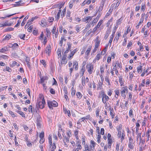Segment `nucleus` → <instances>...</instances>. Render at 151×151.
I'll use <instances>...</instances> for the list:
<instances>
[{"instance_id": "1", "label": "nucleus", "mask_w": 151, "mask_h": 151, "mask_svg": "<svg viewBox=\"0 0 151 151\" xmlns=\"http://www.w3.org/2000/svg\"><path fill=\"white\" fill-rule=\"evenodd\" d=\"M81 141L82 145L84 146V150L83 151H93L94 150L96 143L94 140H91L89 142L90 145H89L86 143V137L83 135L81 136Z\"/></svg>"}, {"instance_id": "2", "label": "nucleus", "mask_w": 151, "mask_h": 151, "mask_svg": "<svg viewBox=\"0 0 151 151\" xmlns=\"http://www.w3.org/2000/svg\"><path fill=\"white\" fill-rule=\"evenodd\" d=\"M122 124H120L116 127L117 132V136L119 139L122 143H123V141L125 139V132L124 130L122 129Z\"/></svg>"}, {"instance_id": "3", "label": "nucleus", "mask_w": 151, "mask_h": 151, "mask_svg": "<svg viewBox=\"0 0 151 151\" xmlns=\"http://www.w3.org/2000/svg\"><path fill=\"white\" fill-rule=\"evenodd\" d=\"M114 142V139L111 137V135L110 133L107 134V144L104 146V151H107V149H111L112 145Z\"/></svg>"}, {"instance_id": "4", "label": "nucleus", "mask_w": 151, "mask_h": 151, "mask_svg": "<svg viewBox=\"0 0 151 151\" xmlns=\"http://www.w3.org/2000/svg\"><path fill=\"white\" fill-rule=\"evenodd\" d=\"M96 132L97 133V135L96 137V139L97 142L99 144L101 142V135H104L105 134V130L104 128H101L100 129L99 127H96Z\"/></svg>"}, {"instance_id": "5", "label": "nucleus", "mask_w": 151, "mask_h": 151, "mask_svg": "<svg viewBox=\"0 0 151 151\" xmlns=\"http://www.w3.org/2000/svg\"><path fill=\"white\" fill-rule=\"evenodd\" d=\"M35 119L37 127V128H40L43 124L42 119L39 114H36L35 116Z\"/></svg>"}, {"instance_id": "6", "label": "nucleus", "mask_w": 151, "mask_h": 151, "mask_svg": "<svg viewBox=\"0 0 151 151\" xmlns=\"http://www.w3.org/2000/svg\"><path fill=\"white\" fill-rule=\"evenodd\" d=\"M107 114H96V117L100 120L99 121V124H102L104 122L105 117L107 116Z\"/></svg>"}, {"instance_id": "7", "label": "nucleus", "mask_w": 151, "mask_h": 151, "mask_svg": "<svg viewBox=\"0 0 151 151\" xmlns=\"http://www.w3.org/2000/svg\"><path fill=\"white\" fill-rule=\"evenodd\" d=\"M101 95L102 97V101L103 103H104L105 106H107V103L106 101H108L109 99V98L105 93L103 91H101Z\"/></svg>"}, {"instance_id": "8", "label": "nucleus", "mask_w": 151, "mask_h": 151, "mask_svg": "<svg viewBox=\"0 0 151 151\" xmlns=\"http://www.w3.org/2000/svg\"><path fill=\"white\" fill-rule=\"evenodd\" d=\"M47 104L50 109H53V107H56L58 106V103L55 101H47Z\"/></svg>"}, {"instance_id": "9", "label": "nucleus", "mask_w": 151, "mask_h": 151, "mask_svg": "<svg viewBox=\"0 0 151 151\" xmlns=\"http://www.w3.org/2000/svg\"><path fill=\"white\" fill-rule=\"evenodd\" d=\"M128 91V88L127 86L123 87L121 88V96L123 97L124 99L126 98V93H127Z\"/></svg>"}, {"instance_id": "10", "label": "nucleus", "mask_w": 151, "mask_h": 151, "mask_svg": "<svg viewBox=\"0 0 151 151\" xmlns=\"http://www.w3.org/2000/svg\"><path fill=\"white\" fill-rule=\"evenodd\" d=\"M86 68L89 74H92L93 70V65L91 63H88L86 65Z\"/></svg>"}, {"instance_id": "11", "label": "nucleus", "mask_w": 151, "mask_h": 151, "mask_svg": "<svg viewBox=\"0 0 151 151\" xmlns=\"http://www.w3.org/2000/svg\"><path fill=\"white\" fill-rule=\"evenodd\" d=\"M39 137L40 138V143L41 144H42L45 142V141L44 133V131H42L40 133Z\"/></svg>"}, {"instance_id": "12", "label": "nucleus", "mask_w": 151, "mask_h": 151, "mask_svg": "<svg viewBox=\"0 0 151 151\" xmlns=\"http://www.w3.org/2000/svg\"><path fill=\"white\" fill-rule=\"evenodd\" d=\"M63 141L64 143V146L66 147H68V143L69 142V137H67L65 135H63Z\"/></svg>"}, {"instance_id": "13", "label": "nucleus", "mask_w": 151, "mask_h": 151, "mask_svg": "<svg viewBox=\"0 0 151 151\" xmlns=\"http://www.w3.org/2000/svg\"><path fill=\"white\" fill-rule=\"evenodd\" d=\"M145 141L142 142H139V151H142L145 149L146 145H145Z\"/></svg>"}, {"instance_id": "14", "label": "nucleus", "mask_w": 151, "mask_h": 151, "mask_svg": "<svg viewBox=\"0 0 151 151\" xmlns=\"http://www.w3.org/2000/svg\"><path fill=\"white\" fill-rule=\"evenodd\" d=\"M42 101H37V103H38V106L40 109H42L44 108L45 104V101L44 99V98L43 97L42 99H41V100Z\"/></svg>"}, {"instance_id": "15", "label": "nucleus", "mask_w": 151, "mask_h": 151, "mask_svg": "<svg viewBox=\"0 0 151 151\" xmlns=\"http://www.w3.org/2000/svg\"><path fill=\"white\" fill-rule=\"evenodd\" d=\"M77 51L78 50L77 49H76L72 51L71 52L70 54H69L68 56V58H69L70 59H71L73 58V56L77 52Z\"/></svg>"}, {"instance_id": "16", "label": "nucleus", "mask_w": 151, "mask_h": 151, "mask_svg": "<svg viewBox=\"0 0 151 151\" xmlns=\"http://www.w3.org/2000/svg\"><path fill=\"white\" fill-rule=\"evenodd\" d=\"M46 53L49 55L51 52V47L50 45H48L45 49Z\"/></svg>"}, {"instance_id": "17", "label": "nucleus", "mask_w": 151, "mask_h": 151, "mask_svg": "<svg viewBox=\"0 0 151 151\" xmlns=\"http://www.w3.org/2000/svg\"><path fill=\"white\" fill-rule=\"evenodd\" d=\"M85 71V65H83L82 66V68L81 69L80 71L79 72V73L80 75L81 76H83Z\"/></svg>"}, {"instance_id": "18", "label": "nucleus", "mask_w": 151, "mask_h": 151, "mask_svg": "<svg viewBox=\"0 0 151 151\" xmlns=\"http://www.w3.org/2000/svg\"><path fill=\"white\" fill-rule=\"evenodd\" d=\"M148 119L146 118H144L142 122V127L143 128L146 125V123Z\"/></svg>"}, {"instance_id": "19", "label": "nucleus", "mask_w": 151, "mask_h": 151, "mask_svg": "<svg viewBox=\"0 0 151 151\" xmlns=\"http://www.w3.org/2000/svg\"><path fill=\"white\" fill-rule=\"evenodd\" d=\"M99 14L94 19L93 21V22L94 23H96L98 20L99 19V18L101 16V12L100 11L98 12Z\"/></svg>"}, {"instance_id": "20", "label": "nucleus", "mask_w": 151, "mask_h": 151, "mask_svg": "<svg viewBox=\"0 0 151 151\" xmlns=\"http://www.w3.org/2000/svg\"><path fill=\"white\" fill-rule=\"evenodd\" d=\"M41 24L43 27H45L48 25V22L45 19H42L41 21Z\"/></svg>"}, {"instance_id": "21", "label": "nucleus", "mask_w": 151, "mask_h": 151, "mask_svg": "<svg viewBox=\"0 0 151 151\" xmlns=\"http://www.w3.org/2000/svg\"><path fill=\"white\" fill-rule=\"evenodd\" d=\"M40 81L39 82V83H43L44 81L47 80L48 79V77L46 76L44 77H40Z\"/></svg>"}, {"instance_id": "22", "label": "nucleus", "mask_w": 151, "mask_h": 151, "mask_svg": "<svg viewBox=\"0 0 151 151\" xmlns=\"http://www.w3.org/2000/svg\"><path fill=\"white\" fill-rule=\"evenodd\" d=\"M73 65L75 70H77L78 69V62L76 61H75L73 62Z\"/></svg>"}, {"instance_id": "23", "label": "nucleus", "mask_w": 151, "mask_h": 151, "mask_svg": "<svg viewBox=\"0 0 151 151\" xmlns=\"http://www.w3.org/2000/svg\"><path fill=\"white\" fill-rule=\"evenodd\" d=\"M135 146V143H128V147L129 148V149H130L131 150H133Z\"/></svg>"}, {"instance_id": "24", "label": "nucleus", "mask_w": 151, "mask_h": 151, "mask_svg": "<svg viewBox=\"0 0 151 151\" xmlns=\"http://www.w3.org/2000/svg\"><path fill=\"white\" fill-rule=\"evenodd\" d=\"M11 46H9V47L12 48L13 49L15 50L17 49L19 47V45L17 43H14L12 44H11Z\"/></svg>"}, {"instance_id": "25", "label": "nucleus", "mask_w": 151, "mask_h": 151, "mask_svg": "<svg viewBox=\"0 0 151 151\" xmlns=\"http://www.w3.org/2000/svg\"><path fill=\"white\" fill-rule=\"evenodd\" d=\"M30 61V58L29 57H27L26 58L25 61L26 62L27 64L28 67L29 68H31V65H30V63L29 61Z\"/></svg>"}, {"instance_id": "26", "label": "nucleus", "mask_w": 151, "mask_h": 151, "mask_svg": "<svg viewBox=\"0 0 151 151\" xmlns=\"http://www.w3.org/2000/svg\"><path fill=\"white\" fill-rule=\"evenodd\" d=\"M145 15V13H143L141 15V17L140 19V21L138 24V25H140V24L143 23Z\"/></svg>"}, {"instance_id": "27", "label": "nucleus", "mask_w": 151, "mask_h": 151, "mask_svg": "<svg viewBox=\"0 0 151 151\" xmlns=\"http://www.w3.org/2000/svg\"><path fill=\"white\" fill-rule=\"evenodd\" d=\"M116 32V30H114V32H113L112 34L110 37V39L109 41V43H110L111 44V42L112 41V40L113 39V38L114 36V34Z\"/></svg>"}, {"instance_id": "28", "label": "nucleus", "mask_w": 151, "mask_h": 151, "mask_svg": "<svg viewBox=\"0 0 151 151\" xmlns=\"http://www.w3.org/2000/svg\"><path fill=\"white\" fill-rule=\"evenodd\" d=\"M66 56H64L63 57L62 60H61V64H65L67 62V60L66 59Z\"/></svg>"}, {"instance_id": "29", "label": "nucleus", "mask_w": 151, "mask_h": 151, "mask_svg": "<svg viewBox=\"0 0 151 151\" xmlns=\"http://www.w3.org/2000/svg\"><path fill=\"white\" fill-rule=\"evenodd\" d=\"M48 140H49V143L50 147V148L51 147H52L53 145V144H52V138L51 137V136L49 135L48 136Z\"/></svg>"}, {"instance_id": "30", "label": "nucleus", "mask_w": 151, "mask_h": 151, "mask_svg": "<svg viewBox=\"0 0 151 151\" xmlns=\"http://www.w3.org/2000/svg\"><path fill=\"white\" fill-rule=\"evenodd\" d=\"M78 130H75L74 131V136L76 140H79V137L78 136Z\"/></svg>"}, {"instance_id": "31", "label": "nucleus", "mask_w": 151, "mask_h": 151, "mask_svg": "<svg viewBox=\"0 0 151 151\" xmlns=\"http://www.w3.org/2000/svg\"><path fill=\"white\" fill-rule=\"evenodd\" d=\"M136 134L137 135V137H139V139L140 140L139 142H142V141H145L144 139H142V138H141V136L142 135V132H141L137 133Z\"/></svg>"}, {"instance_id": "32", "label": "nucleus", "mask_w": 151, "mask_h": 151, "mask_svg": "<svg viewBox=\"0 0 151 151\" xmlns=\"http://www.w3.org/2000/svg\"><path fill=\"white\" fill-rule=\"evenodd\" d=\"M119 81L120 84L121 86H124V81L122 80V76H120L119 77Z\"/></svg>"}, {"instance_id": "33", "label": "nucleus", "mask_w": 151, "mask_h": 151, "mask_svg": "<svg viewBox=\"0 0 151 151\" xmlns=\"http://www.w3.org/2000/svg\"><path fill=\"white\" fill-rule=\"evenodd\" d=\"M102 53V52L101 53H99L96 55L95 57L96 59L97 60V61L99 60L100 58H101V55Z\"/></svg>"}, {"instance_id": "34", "label": "nucleus", "mask_w": 151, "mask_h": 151, "mask_svg": "<svg viewBox=\"0 0 151 151\" xmlns=\"http://www.w3.org/2000/svg\"><path fill=\"white\" fill-rule=\"evenodd\" d=\"M55 142L53 141V145L52 146V147H51V148H50V151H55V150L56 148V146L55 144Z\"/></svg>"}, {"instance_id": "35", "label": "nucleus", "mask_w": 151, "mask_h": 151, "mask_svg": "<svg viewBox=\"0 0 151 151\" xmlns=\"http://www.w3.org/2000/svg\"><path fill=\"white\" fill-rule=\"evenodd\" d=\"M105 81H106V82L108 83V85L109 86V87H110V86H111V84L109 81V76H105Z\"/></svg>"}, {"instance_id": "36", "label": "nucleus", "mask_w": 151, "mask_h": 151, "mask_svg": "<svg viewBox=\"0 0 151 151\" xmlns=\"http://www.w3.org/2000/svg\"><path fill=\"white\" fill-rule=\"evenodd\" d=\"M66 134L67 135V137H69V138L72 136V132L71 130H69L66 131Z\"/></svg>"}, {"instance_id": "37", "label": "nucleus", "mask_w": 151, "mask_h": 151, "mask_svg": "<svg viewBox=\"0 0 151 151\" xmlns=\"http://www.w3.org/2000/svg\"><path fill=\"white\" fill-rule=\"evenodd\" d=\"M89 117L90 115H88L86 116L81 118L80 119L81 120V121L82 122H83L84 121L86 120V119H89Z\"/></svg>"}, {"instance_id": "38", "label": "nucleus", "mask_w": 151, "mask_h": 151, "mask_svg": "<svg viewBox=\"0 0 151 151\" xmlns=\"http://www.w3.org/2000/svg\"><path fill=\"white\" fill-rule=\"evenodd\" d=\"M137 72L138 73H141L142 70V66L141 65H139L137 68Z\"/></svg>"}, {"instance_id": "39", "label": "nucleus", "mask_w": 151, "mask_h": 151, "mask_svg": "<svg viewBox=\"0 0 151 151\" xmlns=\"http://www.w3.org/2000/svg\"><path fill=\"white\" fill-rule=\"evenodd\" d=\"M76 146L77 147L75 151H79V150H81L82 148V147L80 144L77 145Z\"/></svg>"}, {"instance_id": "40", "label": "nucleus", "mask_w": 151, "mask_h": 151, "mask_svg": "<svg viewBox=\"0 0 151 151\" xmlns=\"http://www.w3.org/2000/svg\"><path fill=\"white\" fill-rule=\"evenodd\" d=\"M8 50V48L7 47H4L1 50H0V52H4Z\"/></svg>"}, {"instance_id": "41", "label": "nucleus", "mask_w": 151, "mask_h": 151, "mask_svg": "<svg viewBox=\"0 0 151 151\" xmlns=\"http://www.w3.org/2000/svg\"><path fill=\"white\" fill-rule=\"evenodd\" d=\"M95 41L96 42L95 44L99 45L100 44L101 40L99 39V37L97 36L96 37V39H95Z\"/></svg>"}, {"instance_id": "42", "label": "nucleus", "mask_w": 151, "mask_h": 151, "mask_svg": "<svg viewBox=\"0 0 151 151\" xmlns=\"http://www.w3.org/2000/svg\"><path fill=\"white\" fill-rule=\"evenodd\" d=\"M91 49V46H89L88 47V49L86 52V54L87 56L88 55H89V53L90 52Z\"/></svg>"}, {"instance_id": "43", "label": "nucleus", "mask_w": 151, "mask_h": 151, "mask_svg": "<svg viewBox=\"0 0 151 151\" xmlns=\"http://www.w3.org/2000/svg\"><path fill=\"white\" fill-rule=\"evenodd\" d=\"M27 146L28 147H31L32 146V144L34 143V142H31L30 141L28 140L26 142Z\"/></svg>"}, {"instance_id": "44", "label": "nucleus", "mask_w": 151, "mask_h": 151, "mask_svg": "<svg viewBox=\"0 0 151 151\" xmlns=\"http://www.w3.org/2000/svg\"><path fill=\"white\" fill-rule=\"evenodd\" d=\"M110 32V31L109 30H107V31L106 33L105 36L104 37V38L105 40H106L107 38V37H108L109 36V34Z\"/></svg>"}, {"instance_id": "45", "label": "nucleus", "mask_w": 151, "mask_h": 151, "mask_svg": "<svg viewBox=\"0 0 151 151\" xmlns=\"http://www.w3.org/2000/svg\"><path fill=\"white\" fill-rule=\"evenodd\" d=\"M151 132V129H148L147 131L146 132V136L147 138H150V133Z\"/></svg>"}, {"instance_id": "46", "label": "nucleus", "mask_w": 151, "mask_h": 151, "mask_svg": "<svg viewBox=\"0 0 151 151\" xmlns=\"http://www.w3.org/2000/svg\"><path fill=\"white\" fill-rule=\"evenodd\" d=\"M76 95L77 96L78 98L79 99H81L82 97V95L81 93L79 92H78L76 93Z\"/></svg>"}, {"instance_id": "47", "label": "nucleus", "mask_w": 151, "mask_h": 151, "mask_svg": "<svg viewBox=\"0 0 151 151\" xmlns=\"http://www.w3.org/2000/svg\"><path fill=\"white\" fill-rule=\"evenodd\" d=\"M76 91L74 88L73 87L71 88V95L72 97H73L75 95Z\"/></svg>"}, {"instance_id": "48", "label": "nucleus", "mask_w": 151, "mask_h": 151, "mask_svg": "<svg viewBox=\"0 0 151 151\" xmlns=\"http://www.w3.org/2000/svg\"><path fill=\"white\" fill-rule=\"evenodd\" d=\"M86 81L85 80V77L83 76L82 78V83L83 86H84L86 85Z\"/></svg>"}, {"instance_id": "49", "label": "nucleus", "mask_w": 151, "mask_h": 151, "mask_svg": "<svg viewBox=\"0 0 151 151\" xmlns=\"http://www.w3.org/2000/svg\"><path fill=\"white\" fill-rule=\"evenodd\" d=\"M122 20V18H120L118 19L116 23V25L117 26L120 24H121V22Z\"/></svg>"}, {"instance_id": "50", "label": "nucleus", "mask_w": 151, "mask_h": 151, "mask_svg": "<svg viewBox=\"0 0 151 151\" xmlns=\"http://www.w3.org/2000/svg\"><path fill=\"white\" fill-rule=\"evenodd\" d=\"M135 142V141H134V139L132 137H129V142L128 143Z\"/></svg>"}, {"instance_id": "51", "label": "nucleus", "mask_w": 151, "mask_h": 151, "mask_svg": "<svg viewBox=\"0 0 151 151\" xmlns=\"http://www.w3.org/2000/svg\"><path fill=\"white\" fill-rule=\"evenodd\" d=\"M120 144V143H116V151H119Z\"/></svg>"}, {"instance_id": "52", "label": "nucleus", "mask_w": 151, "mask_h": 151, "mask_svg": "<svg viewBox=\"0 0 151 151\" xmlns=\"http://www.w3.org/2000/svg\"><path fill=\"white\" fill-rule=\"evenodd\" d=\"M140 122V120H138L136 123L135 128H139L140 127L139 123Z\"/></svg>"}, {"instance_id": "53", "label": "nucleus", "mask_w": 151, "mask_h": 151, "mask_svg": "<svg viewBox=\"0 0 151 151\" xmlns=\"http://www.w3.org/2000/svg\"><path fill=\"white\" fill-rule=\"evenodd\" d=\"M130 31L131 28L129 27H128L127 29V31L124 33V36H126Z\"/></svg>"}, {"instance_id": "54", "label": "nucleus", "mask_w": 151, "mask_h": 151, "mask_svg": "<svg viewBox=\"0 0 151 151\" xmlns=\"http://www.w3.org/2000/svg\"><path fill=\"white\" fill-rule=\"evenodd\" d=\"M148 69L146 70L145 69H144L143 70V72L141 74V76H144L145 73H147L148 72Z\"/></svg>"}, {"instance_id": "55", "label": "nucleus", "mask_w": 151, "mask_h": 151, "mask_svg": "<svg viewBox=\"0 0 151 151\" xmlns=\"http://www.w3.org/2000/svg\"><path fill=\"white\" fill-rule=\"evenodd\" d=\"M103 83L100 82V81H99L98 83V88H99L100 89H101L102 88V85Z\"/></svg>"}, {"instance_id": "56", "label": "nucleus", "mask_w": 151, "mask_h": 151, "mask_svg": "<svg viewBox=\"0 0 151 151\" xmlns=\"http://www.w3.org/2000/svg\"><path fill=\"white\" fill-rule=\"evenodd\" d=\"M28 17H27V16H26L25 18L24 19L23 22H22L21 23V26H23L25 24V21L26 20V19H27L28 18Z\"/></svg>"}, {"instance_id": "57", "label": "nucleus", "mask_w": 151, "mask_h": 151, "mask_svg": "<svg viewBox=\"0 0 151 151\" xmlns=\"http://www.w3.org/2000/svg\"><path fill=\"white\" fill-rule=\"evenodd\" d=\"M67 45L68 46V48H67V50H68L69 51L70 50V51H71V50H70L71 47V44L69 42H68L67 43Z\"/></svg>"}, {"instance_id": "58", "label": "nucleus", "mask_w": 151, "mask_h": 151, "mask_svg": "<svg viewBox=\"0 0 151 151\" xmlns=\"http://www.w3.org/2000/svg\"><path fill=\"white\" fill-rule=\"evenodd\" d=\"M108 47V45H106V46H105L104 49L102 51V52H104V53L103 54H105L106 53V51L107 50Z\"/></svg>"}, {"instance_id": "59", "label": "nucleus", "mask_w": 151, "mask_h": 151, "mask_svg": "<svg viewBox=\"0 0 151 151\" xmlns=\"http://www.w3.org/2000/svg\"><path fill=\"white\" fill-rule=\"evenodd\" d=\"M102 21H103L102 20H100L99 21L96 27V28H98L100 27V26L101 25V24H102Z\"/></svg>"}, {"instance_id": "60", "label": "nucleus", "mask_w": 151, "mask_h": 151, "mask_svg": "<svg viewBox=\"0 0 151 151\" xmlns=\"http://www.w3.org/2000/svg\"><path fill=\"white\" fill-rule=\"evenodd\" d=\"M57 54L58 56V57H60L61 56V50L60 49H58L57 51Z\"/></svg>"}, {"instance_id": "61", "label": "nucleus", "mask_w": 151, "mask_h": 151, "mask_svg": "<svg viewBox=\"0 0 151 151\" xmlns=\"http://www.w3.org/2000/svg\"><path fill=\"white\" fill-rule=\"evenodd\" d=\"M13 24V23H8L7 22H5L3 24L2 26L5 27L6 26H10Z\"/></svg>"}, {"instance_id": "62", "label": "nucleus", "mask_w": 151, "mask_h": 151, "mask_svg": "<svg viewBox=\"0 0 151 151\" xmlns=\"http://www.w3.org/2000/svg\"><path fill=\"white\" fill-rule=\"evenodd\" d=\"M14 30V28H12L11 27L7 28L5 29L6 31H13Z\"/></svg>"}, {"instance_id": "63", "label": "nucleus", "mask_w": 151, "mask_h": 151, "mask_svg": "<svg viewBox=\"0 0 151 151\" xmlns=\"http://www.w3.org/2000/svg\"><path fill=\"white\" fill-rule=\"evenodd\" d=\"M11 38V35H8L5 36L4 40H9Z\"/></svg>"}, {"instance_id": "64", "label": "nucleus", "mask_w": 151, "mask_h": 151, "mask_svg": "<svg viewBox=\"0 0 151 151\" xmlns=\"http://www.w3.org/2000/svg\"><path fill=\"white\" fill-rule=\"evenodd\" d=\"M14 140L15 145L16 146H18L19 145V144L17 141V139L16 136L15 137Z\"/></svg>"}]
</instances>
